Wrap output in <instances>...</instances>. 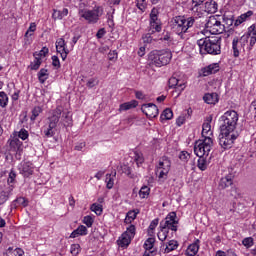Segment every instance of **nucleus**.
I'll return each mask as SVG.
<instances>
[{
	"label": "nucleus",
	"mask_w": 256,
	"mask_h": 256,
	"mask_svg": "<svg viewBox=\"0 0 256 256\" xmlns=\"http://www.w3.org/2000/svg\"><path fill=\"white\" fill-rule=\"evenodd\" d=\"M201 55H221V37L206 36L197 41Z\"/></svg>",
	"instance_id": "obj_1"
},
{
	"label": "nucleus",
	"mask_w": 256,
	"mask_h": 256,
	"mask_svg": "<svg viewBox=\"0 0 256 256\" xmlns=\"http://www.w3.org/2000/svg\"><path fill=\"white\" fill-rule=\"evenodd\" d=\"M159 10L153 8L150 13V26L148 29V33L142 36V41L144 43H153V41H159V38L155 35V33H161V20L158 17Z\"/></svg>",
	"instance_id": "obj_2"
},
{
	"label": "nucleus",
	"mask_w": 256,
	"mask_h": 256,
	"mask_svg": "<svg viewBox=\"0 0 256 256\" xmlns=\"http://www.w3.org/2000/svg\"><path fill=\"white\" fill-rule=\"evenodd\" d=\"M249 39H250V48L255 47L256 39L254 34L251 33H245L240 38L235 36L232 40V51H233V57H239L242 53V51H245V47L249 45Z\"/></svg>",
	"instance_id": "obj_3"
},
{
	"label": "nucleus",
	"mask_w": 256,
	"mask_h": 256,
	"mask_svg": "<svg viewBox=\"0 0 256 256\" xmlns=\"http://www.w3.org/2000/svg\"><path fill=\"white\" fill-rule=\"evenodd\" d=\"M173 54L168 50H154L148 55V63L150 67H164L169 65Z\"/></svg>",
	"instance_id": "obj_4"
},
{
	"label": "nucleus",
	"mask_w": 256,
	"mask_h": 256,
	"mask_svg": "<svg viewBox=\"0 0 256 256\" xmlns=\"http://www.w3.org/2000/svg\"><path fill=\"white\" fill-rule=\"evenodd\" d=\"M195 25V18L185 16H176L172 20V31L177 35H183L187 33L191 27Z\"/></svg>",
	"instance_id": "obj_5"
},
{
	"label": "nucleus",
	"mask_w": 256,
	"mask_h": 256,
	"mask_svg": "<svg viewBox=\"0 0 256 256\" xmlns=\"http://www.w3.org/2000/svg\"><path fill=\"white\" fill-rule=\"evenodd\" d=\"M221 121V130L235 132L237 122L239 121V114L235 110H228L221 116Z\"/></svg>",
	"instance_id": "obj_6"
},
{
	"label": "nucleus",
	"mask_w": 256,
	"mask_h": 256,
	"mask_svg": "<svg viewBox=\"0 0 256 256\" xmlns=\"http://www.w3.org/2000/svg\"><path fill=\"white\" fill-rule=\"evenodd\" d=\"M80 19H84L87 23H97L99 17L103 15V8L101 6H95L92 10L80 7L78 10Z\"/></svg>",
	"instance_id": "obj_7"
},
{
	"label": "nucleus",
	"mask_w": 256,
	"mask_h": 256,
	"mask_svg": "<svg viewBox=\"0 0 256 256\" xmlns=\"http://www.w3.org/2000/svg\"><path fill=\"white\" fill-rule=\"evenodd\" d=\"M62 113L63 110L61 108H56L52 116L48 118V125L43 127V133L45 137H53V135H55V129L59 124V119H61Z\"/></svg>",
	"instance_id": "obj_8"
},
{
	"label": "nucleus",
	"mask_w": 256,
	"mask_h": 256,
	"mask_svg": "<svg viewBox=\"0 0 256 256\" xmlns=\"http://www.w3.org/2000/svg\"><path fill=\"white\" fill-rule=\"evenodd\" d=\"M211 149H213V139L211 138H204L194 145V153L197 157H209Z\"/></svg>",
	"instance_id": "obj_9"
},
{
	"label": "nucleus",
	"mask_w": 256,
	"mask_h": 256,
	"mask_svg": "<svg viewBox=\"0 0 256 256\" xmlns=\"http://www.w3.org/2000/svg\"><path fill=\"white\" fill-rule=\"evenodd\" d=\"M236 139H237V136L235 132L230 130L220 129L219 145L222 147V149H231Z\"/></svg>",
	"instance_id": "obj_10"
},
{
	"label": "nucleus",
	"mask_w": 256,
	"mask_h": 256,
	"mask_svg": "<svg viewBox=\"0 0 256 256\" xmlns=\"http://www.w3.org/2000/svg\"><path fill=\"white\" fill-rule=\"evenodd\" d=\"M206 31L211 35H221L225 31V25L217 17L211 16L206 23Z\"/></svg>",
	"instance_id": "obj_11"
},
{
	"label": "nucleus",
	"mask_w": 256,
	"mask_h": 256,
	"mask_svg": "<svg viewBox=\"0 0 256 256\" xmlns=\"http://www.w3.org/2000/svg\"><path fill=\"white\" fill-rule=\"evenodd\" d=\"M49 55V48L43 47L40 51L33 53L34 60L30 63V69L32 71H37L43 63V59Z\"/></svg>",
	"instance_id": "obj_12"
},
{
	"label": "nucleus",
	"mask_w": 256,
	"mask_h": 256,
	"mask_svg": "<svg viewBox=\"0 0 256 256\" xmlns=\"http://www.w3.org/2000/svg\"><path fill=\"white\" fill-rule=\"evenodd\" d=\"M135 237V225H130L126 231L119 237L117 243L119 247H129Z\"/></svg>",
	"instance_id": "obj_13"
},
{
	"label": "nucleus",
	"mask_w": 256,
	"mask_h": 256,
	"mask_svg": "<svg viewBox=\"0 0 256 256\" xmlns=\"http://www.w3.org/2000/svg\"><path fill=\"white\" fill-rule=\"evenodd\" d=\"M177 225H179V221L177 220V213L170 212L165 220H162L160 222V227H164V229H167L169 231H177Z\"/></svg>",
	"instance_id": "obj_14"
},
{
	"label": "nucleus",
	"mask_w": 256,
	"mask_h": 256,
	"mask_svg": "<svg viewBox=\"0 0 256 256\" xmlns=\"http://www.w3.org/2000/svg\"><path fill=\"white\" fill-rule=\"evenodd\" d=\"M168 85L171 89H175V91H176V93H178V95H181V93H183V91H185V87H187V83L185 82V80L178 79L175 77H171L169 79Z\"/></svg>",
	"instance_id": "obj_15"
},
{
	"label": "nucleus",
	"mask_w": 256,
	"mask_h": 256,
	"mask_svg": "<svg viewBox=\"0 0 256 256\" xmlns=\"http://www.w3.org/2000/svg\"><path fill=\"white\" fill-rule=\"evenodd\" d=\"M141 111L148 117V119H155L159 115V108L153 103L144 104L141 107Z\"/></svg>",
	"instance_id": "obj_16"
},
{
	"label": "nucleus",
	"mask_w": 256,
	"mask_h": 256,
	"mask_svg": "<svg viewBox=\"0 0 256 256\" xmlns=\"http://www.w3.org/2000/svg\"><path fill=\"white\" fill-rule=\"evenodd\" d=\"M211 121H213V117L208 116L202 124V137H204V139H213V128H211Z\"/></svg>",
	"instance_id": "obj_17"
},
{
	"label": "nucleus",
	"mask_w": 256,
	"mask_h": 256,
	"mask_svg": "<svg viewBox=\"0 0 256 256\" xmlns=\"http://www.w3.org/2000/svg\"><path fill=\"white\" fill-rule=\"evenodd\" d=\"M56 51L60 54L62 61H65V59H67V56L69 55V48H67V43H65V39L59 38L56 40Z\"/></svg>",
	"instance_id": "obj_18"
},
{
	"label": "nucleus",
	"mask_w": 256,
	"mask_h": 256,
	"mask_svg": "<svg viewBox=\"0 0 256 256\" xmlns=\"http://www.w3.org/2000/svg\"><path fill=\"white\" fill-rule=\"evenodd\" d=\"M18 169L20 171V175H23V177H31L35 171V166L31 162H22L18 166Z\"/></svg>",
	"instance_id": "obj_19"
},
{
	"label": "nucleus",
	"mask_w": 256,
	"mask_h": 256,
	"mask_svg": "<svg viewBox=\"0 0 256 256\" xmlns=\"http://www.w3.org/2000/svg\"><path fill=\"white\" fill-rule=\"evenodd\" d=\"M9 145L10 151H12V153H16V156L18 155L19 157H21V153L23 151V142H21V140H19L18 138H13L12 140H10Z\"/></svg>",
	"instance_id": "obj_20"
},
{
	"label": "nucleus",
	"mask_w": 256,
	"mask_h": 256,
	"mask_svg": "<svg viewBox=\"0 0 256 256\" xmlns=\"http://www.w3.org/2000/svg\"><path fill=\"white\" fill-rule=\"evenodd\" d=\"M220 66L219 63L210 64L201 69L202 77H209V75H215V73L219 72Z\"/></svg>",
	"instance_id": "obj_21"
},
{
	"label": "nucleus",
	"mask_w": 256,
	"mask_h": 256,
	"mask_svg": "<svg viewBox=\"0 0 256 256\" xmlns=\"http://www.w3.org/2000/svg\"><path fill=\"white\" fill-rule=\"evenodd\" d=\"M179 247V243L176 240H170L168 243H163L161 245L162 253H171V251H175Z\"/></svg>",
	"instance_id": "obj_22"
},
{
	"label": "nucleus",
	"mask_w": 256,
	"mask_h": 256,
	"mask_svg": "<svg viewBox=\"0 0 256 256\" xmlns=\"http://www.w3.org/2000/svg\"><path fill=\"white\" fill-rule=\"evenodd\" d=\"M233 177L232 173L222 177L219 182L220 189H227V187H231L233 185Z\"/></svg>",
	"instance_id": "obj_23"
},
{
	"label": "nucleus",
	"mask_w": 256,
	"mask_h": 256,
	"mask_svg": "<svg viewBox=\"0 0 256 256\" xmlns=\"http://www.w3.org/2000/svg\"><path fill=\"white\" fill-rule=\"evenodd\" d=\"M88 233L89 231L87 230V227L84 225H80L70 234V239H76V237H84Z\"/></svg>",
	"instance_id": "obj_24"
},
{
	"label": "nucleus",
	"mask_w": 256,
	"mask_h": 256,
	"mask_svg": "<svg viewBox=\"0 0 256 256\" xmlns=\"http://www.w3.org/2000/svg\"><path fill=\"white\" fill-rule=\"evenodd\" d=\"M203 100L208 105H215L219 103V95L217 93H207L204 95Z\"/></svg>",
	"instance_id": "obj_25"
},
{
	"label": "nucleus",
	"mask_w": 256,
	"mask_h": 256,
	"mask_svg": "<svg viewBox=\"0 0 256 256\" xmlns=\"http://www.w3.org/2000/svg\"><path fill=\"white\" fill-rule=\"evenodd\" d=\"M13 192V186H8L4 190H0V205H3V203L7 202V199H9V196Z\"/></svg>",
	"instance_id": "obj_26"
},
{
	"label": "nucleus",
	"mask_w": 256,
	"mask_h": 256,
	"mask_svg": "<svg viewBox=\"0 0 256 256\" xmlns=\"http://www.w3.org/2000/svg\"><path fill=\"white\" fill-rule=\"evenodd\" d=\"M156 169H161V170H166V171H171V160L167 157H162L159 160L158 166Z\"/></svg>",
	"instance_id": "obj_27"
},
{
	"label": "nucleus",
	"mask_w": 256,
	"mask_h": 256,
	"mask_svg": "<svg viewBox=\"0 0 256 256\" xmlns=\"http://www.w3.org/2000/svg\"><path fill=\"white\" fill-rule=\"evenodd\" d=\"M217 7H218L217 2H215V0H210L205 2L204 11L206 13H211V14L217 13Z\"/></svg>",
	"instance_id": "obj_28"
},
{
	"label": "nucleus",
	"mask_w": 256,
	"mask_h": 256,
	"mask_svg": "<svg viewBox=\"0 0 256 256\" xmlns=\"http://www.w3.org/2000/svg\"><path fill=\"white\" fill-rule=\"evenodd\" d=\"M139 105V102L136 100H131L130 102H125L120 105L119 112L123 113V111H129V109H135Z\"/></svg>",
	"instance_id": "obj_29"
},
{
	"label": "nucleus",
	"mask_w": 256,
	"mask_h": 256,
	"mask_svg": "<svg viewBox=\"0 0 256 256\" xmlns=\"http://www.w3.org/2000/svg\"><path fill=\"white\" fill-rule=\"evenodd\" d=\"M199 253V240L190 244L186 250L187 256H196Z\"/></svg>",
	"instance_id": "obj_30"
},
{
	"label": "nucleus",
	"mask_w": 256,
	"mask_h": 256,
	"mask_svg": "<svg viewBox=\"0 0 256 256\" xmlns=\"http://www.w3.org/2000/svg\"><path fill=\"white\" fill-rule=\"evenodd\" d=\"M115 177H117V172L106 174L105 183L107 189H111L115 185Z\"/></svg>",
	"instance_id": "obj_31"
},
{
	"label": "nucleus",
	"mask_w": 256,
	"mask_h": 256,
	"mask_svg": "<svg viewBox=\"0 0 256 256\" xmlns=\"http://www.w3.org/2000/svg\"><path fill=\"white\" fill-rule=\"evenodd\" d=\"M27 205H29V200L25 197H18L12 203V207H14V209H17V207H27Z\"/></svg>",
	"instance_id": "obj_32"
},
{
	"label": "nucleus",
	"mask_w": 256,
	"mask_h": 256,
	"mask_svg": "<svg viewBox=\"0 0 256 256\" xmlns=\"http://www.w3.org/2000/svg\"><path fill=\"white\" fill-rule=\"evenodd\" d=\"M69 15V9L63 8L62 10H54L52 17L53 19H63Z\"/></svg>",
	"instance_id": "obj_33"
},
{
	"label": "nucleus",
	"mask_w": 256,
	"mask_h": 256,
	"mask_svg": "<svg viewBox=\"0 0 256 256\" xmlns=\"http://www.w3.org/2000/svg\"><path fill=\"white\" fill-rule=\"evenodd\" d=\"M38 81L39 83H41L42 85L45 83V81H47V79H49V70L42 68L40 69V71L38 72Z\"/></svg>",
	"instance_id": "obj_34"
},
{
	"label": "nucleus",
	"mask_w": 256,
	"mask_h": 256,
	"mask_svg": "<svg viewBox=\"0 0 256 256\" xmlns=\"http://www.w3.org/2000/svg\"><path fill=\"white\" fill-rule=\"evenodd\" d=\"M197 167L200 171H206L209 163H207V156H198Z\"/></svg>",
	"instance_id": "obj_35"
},
{
	"label": "nucleus",
	"mask_w": 256,
	"mask_h": 256,
	"mask_svg": "<svg viewBox=\"0 0 256 256\" xmlns=\"http://www.w3.org/2000/svg\"><path fill=\"white\" fill-rule=\"evenodd\" d=\"M251 17H253V11L249 10L239 16V18L235 22V25H241V23H245V21H248V19Z\"/></svg>",
	"instance_id": "obj_36"
},
{
	"label": "nucleus",
	"mask_w": 256,
	"mask_h": 256,
	"mask_svg": "<svg viewBox=\"0 0 256 256\" xmlns=\"http://www.w3.org/2000/svg\"><path fill=\"white\" fill-rule=\"evenodd\" d=\"M72 124H73V119L71 118V116H69V112L64 113L62 115L60 125H63V127H71Z\"/></svg>",
	"instance_id": "obj_37"
},
{
	"label": "nucleus",
	"mask_w": 256,
	"mask_h": 256,
	"mask_svg": "<svg viewBox=\"0 0 256 256\" xmlns=\"http://www.w3.org/2000/svg\"><path fill=\"white\" fill-rule=\"evenodd\" d=\"M139 213V210H131L127 213L126 218L124 220V223H133L135 219H137V214Z\"/></svg>",
	"instance_id": "obj_38"
},
{
	"label": "nucleus",
	"mask_w": 256,
	"mask_h": 256,
	"mask_svg": "<svg viewBox=\"0 0 256 256\" xmlns=\"http://www.w3.org/2000/svg\"><path fill=\"white\" fill-rule=\"evenodd\" d=\"M133 158H134V161H135V163L137 164L138 167L140 165H143V163H145V157H143L142 152L135 151Z\"/></svg>",
	"instance_id": "obj_39"
},
{
	"label": "nucleus",
	"mask_w": 256,
	"mask_h": 256,
	"mask_svg": "<svg viewBox=\"0 0 256 256\" xmlns=\"http://www.w3.org/2000/svg\"><path fill=\"white\" fill-rule=\"evenodd\" d=\"M189 119V112L182 113L177 119H176V125L177 127H181L182 125H185V122Z\"/></svg>",
	"instance_id": "obj_40"
},
{
	"label": "nucleus",
	"mask_w": 256,
	"mask_h": 256,
	"mask_svg": "<svg viewBox=\"0 0 256 256\" xmlns=\"http://www.w3.org/2000/svg\"><path fill=\"white\" fill-rule=\"evenodd\" d=\"M9 105V96L4 91L0 92V107L3 109Z\"/></svg>",
	"instance_id": "obj_41"
},
{
	"label": "nucleus",
	"mask_w": 256,
	"mask_h": 256,
	"mask_svg": "<svg viewBox=\"0 0 256 256\" xmlns=\"http://www.w3.org/2000/svg\"><path fill=\"white\" fill-rule=\"evenodd\" d=\"M90 210L95 213L96 215H103V205L98 204V203H93L90 206Z\"/></svg>",
	"instance_id": "obj_42"
},
{
	"label": "nucleus",
	"mask_w": 256,
	"mask_h": 256,
	"mask_svg": "<svg viewBox=\"0 0 256 256\" xmlns=\"http://www.w3.org/2000/svg\"><path fill=\"white\" fill-rule=\"evenodd\" d=\"M156 175L159 179V181H166L168 175H169V170H161L156 168Z\"/></svg>",
	"instance_id": "obj_43"
},
{
	"label": "nucleus",
	"mask_w": 256,
	"mask_h": 256,
	"mask_svg": "<svg viewBox=\"0 0 256 256\" xmlns=\"http://www.w3.org/2000/svg\"><path fill=\"white\" fill-rule=\"evenodd\" d=\"M150 193H151V188H149L148 186H142L139 191V197L140 199H147Z\"/></svg>",
	"instance_id": "obj_44"
},
{
	"label": "nucleus",
	"mask_w": 256,
	"mask_h": 256,
	"mask_svg": "<svg viewBox=\"0 0 256 256\" xmlns=\"http://www.w3.org/2000/svg\"><path fill=\"white\" fill-rule=\"evenodd\" d=\"M158 239L159 241H166L167 236L169 235V230H167V228L164 227H160V231L158 232Z\"/></svg>",
	"instance_id": "obj_45"
},
{
	"label": "nucleus",
	"mask_w": 256,
	"mask_h": 256,
	"mask_svg": "<svg viewBox=\"0 0 256 256\" xmlns=\"http://www.w3.org/2000/svg\"><path fill=\"white\" fill-rule=\"evenodd\" d=\"M159 225V220L158 219H154L148 228V235H150V237H153V235H155V229L157 228V226Z\"/></svg>",
	"instance_id": "obj_46"
},
{
	"label": "nucleus",
	"mask_w": 256,
	"mask_h": 256,
	"mask_svg": "<svg viewBox=\"0 0 256 256\" xmlns=\"http://www.w3.org/2000/svg\"><path fill=\"white\" fill-rule=\"evenodd\" d=\"M41 113H43V108H41V106L34 107L32 110V115L30 117L31 121H35V119H37V117H39Z\"/></svg>",
	"instance_id": "obj_47"
},
{
	"label": "nucleus",
	"mask_w": 256,
	"mask_h": 256,
	"mask_svg": "<svg viewBox=\"0 0 256 256\" xmlns=\"http://www.w3.org/2000/svg\"><path fill=\"white\" fill-rule=\"evenodd\" d=\"M82 223L86 225V227H93V223H95V218L91 215L84 216Z\"/></svg>",
	"instance_id": "obj_48"
},
{
	"label": "nucleus",
	"mask_w": 256,
	"mask_h": 256,
	"mask_svg": "<svg viewBox=\"0 0 256 256\" xmlns=\"http://www.w3.org/2000/svg\"><path fill=\"white\" fill-rule=\"evenodd\" d=\"M180 161H182V163H187L189 161V159H191V154H189V152L187 151H181L178 155Z\"/></svg>",
	"instance_id": "obj_49"
},
{
	"label": "nucleus",
	"mask_w": 256,
	"mask_h": 256,
	"mask_svg": "<svg viewBox=\"0 0 256 256\" xmlns=\"http://www.w3.org/2000/svg\"><path fill=\"white\" fill-rule=\"evenodd\" d=\"M155 245V238H148L144 243V249L146 251H151Z\"/></svg>",
	"instance_id": "obj_50"
},
{
	"label": "nucleus",
	"mask_w": 256,
	"mask_h": 256,
	"mask_svg": "<svg viewBox=\"0 0 256 256\" xmlns=\"http://www.w3.org/2000/svg\"><path fill=\"white\" fill-rule=\"evenodd\" d=\"M161 119H166L167 121L173 119V111L169 108L165 109L161 115Z\"/></svg>",
	"instance_id": "obj_51"
},
{
	"label": "nucleus",
	"mask_w": 256,
	"mask_h": 256,
	"mask_svg": "<svg viewBox=\"0 0 256 256\" xmlns=\"http://www.w3.org/2000/svg\"><path fill=\"white\" fill-rule=\"evenodd\" d=\"M136 7L140 11H145L147 9V0H136Z\"/></svg>",
	"instance_id": "obj_52"
},
{
	"label": "nucleus",
	"mask_w": 256,
	"mask_h": 256,
	"mask_svg": "<svg viewBox=\"0 0 256 256\" xmlns=\"http://www.w3.org/2000/svg\"><path fill=\"white\" fill-rule=\"evenodd\" d=\"M254 244L255 243L253 241V238L251 237L244 238L242 241V245H244V247H246L247 249L253 247Z\"/></svg>",
	"instance_id": "obj_53"
},
{
	"label": "nucleus",
	"mask_w": 256,
	"mask_h": 256,
	"mask_svg": "<svg viewBox=\"0 0 256 256\" xmlns=\"http://www.w3.org/2000/svg\"><path fill=\"white\" fill-rule=\"evenodd\" d=\"M71 255L77 256L81 252V246L79 244H72L70 248Z\"/></svg>",
	"instance_id": "obj_54"
},
{
	"label": "nucleus",
	"mask_w": 256,
	"mask_h": 256,
	"mask_svg": "<svg viewBox=\"0 0 256 256\" xmlns=\"http://www.w3.org/2000/svg\"><path fill=\"white\" fill-rule=\"evenodd\" d=\"M36 29H37V25H35V23H31L28 30L25 33V37H31V35L35 33Z\"/></svg>",
	"instance_id": "obj_55"
},
{
	"label": "nucleus",
	"mask_w": 256,
	"mask_h": 256,
	"mask_svg": "<svg viewBox=\"0 0 256 256\" xmlns=\"http://www.w3.org/2000/svg\"><path fill=\"white\" fill-rule=\"evenodd\" d=\"M18 137H19V139H22V141H25L26 139H29V132L22 128L18 132Z\"/></svg>",
	"instance_id": "obj_56"
},
{
	"label": "nucleus",
	"mask_w": 256,
	"mask_h": 256,
	"mask_svg": "<svg viewBox=\"0 0 256 256\" xmlns=\"http://www.w3.org/2000/svg\"><path fill=\"white\" fill-rule=\"evenodd\" d=\"M15 179H17V174L14 170H11L8 176V184L11 185V183H15Z\"/></svg>",
	"instance_id": "obj_57"
},
{
	"label": "nucleus",
	"mask_w": 256,
	"mask_h": 256,
	"mask_svg": "<svg viewBox=\"0 0 256 256\" xmlns=\"http://www.w3.org/2000/svg\"><path fill=\"white\" fill-rule=\"evenodd\" d=\"M52 65L56 69H59L61 67V62L59 61V57L57 56H52Z\"/></svg>",
	"instance_id": "obj_58"
},
{
	"label": "nucleus",
	"mask_w": 256,
	"mask_h": 256,
	"mask_svg": "<svg viewBox=\"0 0 256 256\" xmlns=\"http://www.w3.org/2000/svg\"><path fill=\"white\" fill-rule=\"evenodd\" d=\"M158 41H171V34L169 32L163 33L162 36L157 37Z\"/></svg>",
	"instance_id": "obj_59"
},
{
	"label": "nucleus",
	"mask_w": 256,
	"mask_h": 256,
	"mask_svg": "<svg viewBox=\"0 0 256 256\" xmlns=\"http://www.w3.org/2000/svg\"><path fill=\"white\" fill-rule=\"evenodd\" d=\"M117 57H118V54L116 50L110 51L108 53L109 61H117Z\"/></svg>",
	"instance_id": "obj_60"
},
{
	"label": "nucleus",
	"mask_w": 256,
	"mask_h": 256,
	"mask_svg": "<svg viewBox=\"0 0 256 256\" xmlns=\"http://www.w3.org/2000/svg\"><path fill=\"white\" fill-rule=\"evenodd\" d=\"M99 82L95 79V78H90L87 82V87H89V89H93V87H95V85H97Z\"/></svg>",
	"instance_id": "obj_61"
},
{
	"label": "nucleus",
	"mask_w": 256,
	"mask_h": 256,
	"mask_svg": "<svg viewBox=\"0 0 256 256\" xmlns=\"http://www.w3.org/2000/svg\"><path fill=\"white\" fill-rule=\"evenodd\" d=\"M85 146H86L85 142H80L75 145L74 149L75 151H83V149H85Z\"/></svg>",
	"instance_id": "obj_62"
},
{
	"label": "nucleus",
	"mask_w": 256,
	"mask_h": 256,
	"mask_svg": "<svg viewBox=\"0 0 256 256\" xmlns=\"http://www.w3.org/2000/svg\"><path fill=\"white\" fill-rule=\"evenodd\" d=\"M105 33H106L105 29L101 28L100 30H98L96 37L98 39H103V37H105Z\"/></svg>",
	"instance_id": "obj_63"
},
{
	"label": "nucleus",
	"mask_w": 256,
	"mask_h": 256,
	"mask_svg": "<svg viewBox=\"0 0 256 256\" xmlns=\"http://www.w3.org/2000/svg\"><path fill=\"white\" fill-rule=\"evenodd\" d=\"M14 255L15 256H25V251H23V249H21V248H16L14 250Z\"/></svg>",
	"instance_id": "obj_64"
}]
</instances>
